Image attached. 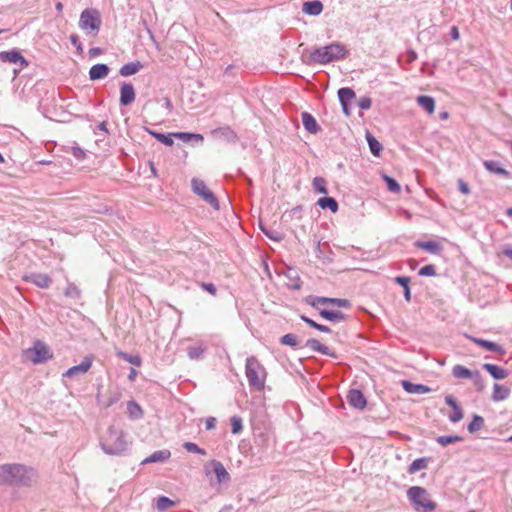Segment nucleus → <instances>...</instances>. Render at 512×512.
I'll use <instances>...</instances> for the list:
<instances>
[{
	"label": "nucleus",
	"instance_id": "obj_35",
	"mask_svg": "<svg viewBox=\"0 0 512 512\" xmlns=\"http://www.w3.org/2000/svg\"><path fill=\"white\" fill-rule=\"evenodd\" d=\"M261 231L271 240L281 242L284 239V234L272 228H267L260 223Z\"/></svg>",
	"mask_w": 512,
	"mask_h": 512
},
{
	"label": "nucleus",
	"instance_id": "obj_13",
	"mask_svg": "<svg viewBox=\"0 0 512 512\" xmlns=\"http://www.w3.org/2000/svg\"><path fill=\"white\" fill-rule=\"evenodd\" d=\"M348 403L359 410H363L367 405L364 394L358 389H351L347 395Z\"/></svg>",
	"mask_w": 512,
	"mask_h": 512
},
{
	"label": "nucleus",
	"instance_id": "obj_18",
	"mask_svg": "<svg viewBox=\"0 0 512 512\" xmlns=\"http://www.w3.org/2000/svg\"><path fill=\"white\" fill-rule=\"evenodd\" d=\"M403 389L410 394H426L432 391V389L424 384H415L410 381H402Z\"/></svg>",
	"mask_w": 512,
	"mask_h": 512
},
{
	"label": "nucleus",
	"instance_id": "obj_25",
	"mask_svg": "<svg viewBox=\"0 0 512 512\" xmlns=\"http://www.w3.org/2000/svg\"><path fill=\"white\" fill-rule=\"evenodd\" d=\"M414 245L431 254H439L442 251L441 245L436 241H416Z\"/></svg>",
	"mask_w": 512,
	"mask_h": 512
},
{
	"label": "nucleus",
	"instance_id": "obj_20",
	"mask_svg": "<svg viewBox=\"0 0 512 512\" xmlns=\"http://www.w3.org/2000/svg\"><path fill=\"white\" fill-rule=\"evenodd\" d=\"M302 123L304 128L312 134H316L320 130L316 119L308 112H302L301 114Z\"/></svg>",
	"mask_w": 512,
	"mask_h": 512
},
{
	"label": "nucleus",
	"instance_id": "obj_15",
	"mask_svg": "<svg viewBox=\"0 0 512 512\" xmlns=\"http://www.w3.org/2000/svg\"><path fill=\"white\" fill-rule=\"evenodd\" d=\"M210 465L213 467V471L219 484L228 482L231 479L230 474L220 461L213 459L211 460Z\"/></svg>",
	"mask_w": 512,
	"mask_h": 512
},
{
	"label": "nucleus",
	"instance_id": "obj_60",
	"mask_svg": "<svg viewBox=\"0 0 512 512\" xmlns=\"http://www.w3.org/2000/svg\"><path fill=\"white\" fill-rule=\"evenodd\" d=\"M372 100L369 97H362L359 102L358 106L363 110H368L371 108Z\"/></svg>",
	"mask_w": 512,
	"mask_h": 512
},
{
	"label": "nucleus",
	"instance_id": "obj_55",
	"mask_svg": "<svg viewBox=\"0 0 512 512\" xmlns=\"http://www.w3.org/2000/svg\"><path fill=\"white\" fill-rule=\"evenodd\" d=\"M420 276H435L436 267L433 264L423 266L418 273Z\"/></svg>",
	"mask_w": 512,
	"mask_h": 512
},
{
	"label": "nucleus",
	"instance_id": "obj_12",
	"mask_svg": "<svg viewBox=\"0 0 512 512\" xmlns=\"http://www.w3.org/2000/svg\"><path fill=\"white\" fill-rule=\"evenodd\" d=\"M92 365V357L86 356L79 365L69 368L64 374V377L72 378L77 375L85 374Z\"/></svg>",
	"mask_w": 512,
	"mask_h": 512
},
{
	"label": "nucleus",
	"instance_id": "obj_64",
	"mask_svg": "<svg viewBox=\"0 0 512 512\" xmlns=\"http://www.w3.org/2000/svg\"><path fill=\"white\" fill-rule=\"evenodd\" d=\"M205 427L207 430H212L216 427V419L214 417H209L205 421Z\"/></svg>",
	"mask_w": 512,
	"mask_h": 512
},
{
	"label": "nucleus",
	"instance_id": "obj_36",
	"mask_svg": "<svg viewBox=\"0 0 512 512\" xmlns=\"http://www.w3.org/2000/svg\"><path fill=\"white\" fill-rule=\"evenodd\" d=\"M127 411L132 419H139L143 416V410L140 405L135 401H129L127 404Z\"/></svg>",
	"mask_w": 512,
	"mask_h": 512
},
{
	"label": "nucleus",
	"instance_id": "obj_30",
	"mask_svg": "<svg viewBox=\"0 0 512 512\" xmlns=\"http://www.w3.org/2000/svg\"><path fill=\"white\" fill-rule=\"evenodd\" d=\"M483 165L491 173L502 175L505 177L509 176V172L506 169L502 168L500 166L499 162H497V161L485 160L483 162Z\"/></svg>",
	"mask_w": 512,
	"mask_h": 512
},
{
	"label": "nucleus",
	"instance_id": "obj_34",
	"mask_svg": "<svg viewBox=\"0 0 512 512\" xmlns=\"http://www.w3.org/2000/svg\"><path fill=\"white\" fill-rule=\"evenodd\" d=\"M338 98L341 104H349L351 100L356 98V94L353 89L344 87L338 90Z\"/></svg>",
	"mask_w": 512,
	"mask_h": 512
},
{
	"label": "nucleus",
	"instance_id": "obj_52",
	"mask_svg": "<svg viewBox=\"0 0 512 512\" xmlns=\"http://www.w3.org/2000/svg\"><path fill=\"white\" fill-rule=\"evenodd\" d=\"M204 353L201 346H191L188 348V356L190 359H200Z\"/></svg>",
	"mask_w": 512,
	"mask_h": 512
},
{
	"label": "nucleus",
	"instance_id": "obj_61",
	"mask_svg": "<svg viewBox=\"0 0 512 512\" xmlns=\"http://www.w3.org/2000/svg\"><path fill=\"white\" fill-rule=\"evenodd\" d=\"M201 287L207 291L208 293H210L211 295L215 296L216 295V292H217V289L215 287V285L213 283H201Z\"/></svg>",
	"mask_w": 512,
	"mask_h": 512
},
{
	"label": "nucleus",
	"instance_id": "obj_41",
	"mask_svg": "<svg viewBox=\"0 0 512 512\" xmlns=\"http://www.w3.org/2000/svg\"><path fill=\"white\" fill-rule=\"evenodd\" d=\"M484 426V419L479 415H474L472 421L468 424V431L470 433H475L482 429Z\"/></svg>",
	"mask_w": 512,
	"mask_h": 512
},
{
	"label": "nucleus",
	"instance_id": "obj_2",
	"mask_svg": "<svg viewBox=\"0 0 512 512\" xmlns=\"http://www.w3.org/2000/svg\"><path fill=\"white\" fill-rule=\"evenodd\" d=\"M348 51L341 43L334 42L324 47L315 48L308 56L306 64H328L330 62L344 59Z\"/></svg>",
	"mask_w": 512,
	"mask_h": 512
},
{
	"label": "nucleus",
	"instance_id": "obj_9",
	"mask_svg": "<svg viewBox=\"0 0 512 512\" xmlns=\"http://www.w3.org/2000/svg\"><path fill=\"white\" fill-rule=\"evenodd\" d=\"M0 61L3 63H13L19 64V70H22L28 67L29 62L26 58L21 54V52L17 49H12L10 51H2L0 52Z\"/></svg>",
	"mask_w": 512,
	"mask_h": 512
},
{
	"label": "nucleus",
	"instance_id": "obj_38",
	"mask_svg": "<svg viewBox=\"0 0 512 512\" xmlns=\"http://www.w3.org/2000/svg\"><path fill=\"white\" fill-rule=\"evenodd\" d=\"M437 443H439L442 446H447L449 444L455 443V442H461L463 441V437L458 435H442L436 437Z\"/></svg>",
	"mask_w": 512,
	"mask_h": 512
},
{
	"label": "nucleus",
	"instance_id": "obj_50",
	"mask_svg": "<svg viewBox=\"0 0 512 512\" xmlns=\"http://www.w3.org/2000/svg\"><path fill=\"white\" fill-rule=\"evenodd\" d=\"M174 137L179 138V139L183 140L184 142H187L192 138H196L198 140H203V136L201 134H194V133H188V132L174 133Z\"/></svg>",
	"mask_w": 512,
	"mask_h": 512
},
{
	"label": "nucleus",
	"instance_id": "obj_14",
	"mask_svg": "<svg viewBox=\"0 0 512 512\" xmlns=\"http://www.w3.org/2000/svg\"><path fill=\"white\" fill-rule=\"evenodd\" d=\"M468 338L474 342L475 344L481 346L482 348L486 349L487 351H490V352H495V353H499V354H504L505 353V350L504 348L495 343V342H492V341H489V340H485V339H481V338H477V337H473V336H468Z\"/></svg>",
	"mask_w": 512,
	"mask_h": 512
},
{
	"label": "nucleus",
	"instance_id": "obj_46",
	"mask_svg": "<svg viewBox=\"0 0 512 512\" xmlns=\"http://www.w3.org/2000/svg\"><path fill=\"white\" fill-rule=\"evenodd\" d=\"M64 295L69 298L79 299L81 297V290L74 283H68Z\"/></svg>",
	"mask_w": 512,
	"mask_h": 512
},
{
	"label": "nucleus",
	"instance_id": "obj_1",
	"mask_svg": "<svg viewBox=\"0 0 512 512\" xmlns=\"http://www.w3.org/2000/svg\"><path fill=\"white\" fill-rule=\"evenodd\" d=\"M38 473L31 467L21 463L0 465V485L14 487H31L37 482Z\"/></svg>",
	"mask_w": 512,
	"mask_h": 512
},
{
	"label": "nucleus",
	"instance_id": "obj_43",
	"mask_svg": "<svg viewBox=\"0 0 512 512\" xmlns=\"http://www.w3.org/2000/svg\"><path fill=\"white\" fill-rule=\"evenodd\" d=\"M117 355H118L121 359L125 360L126 362H128V363H130V364H133V365H135V366H138V367H139V366L141 365V363H142V360H141L140 356H138V355H131V354H128V353L123 352V351H119V352L117 353Z\"/></svg>",
	"mask_w": 512,
	"mask_h": 512
},
{
	"label": "nucleus",
	"instance_id": "obj_37",
	"mask_svg": "<svg viewBox=\"0 0 512 512\" xmlns=\"http://www.w3.org/2000/svg\"><path fill=\"white\" fill-rule=\"evenodd\" d=\"M428 459L427 458H418L415 459L409 466L408 472L410 474H414L417 471L427 468Z\"/></svg>",
	"mask_w": 512,
	"mask_h": 512
},
{
	"label": "nucleus",
	"instance_id": "obj_39",
	"mask_svg": "<svg viewBox=\"0 0 512 512\" xmlns=\"http://www.w3.org/2000/svg\"><path fill=\"white\" fill-rule=\"evenodd\" d=\"M300 318H301L302 321H304L310 327H312V328H314V329H316V330H318L320 332H323V333H330L331 332V329L328 326L319 324V323L315 322L314 320L310 319L309 317H307L305 315H301Z\"/></svg>",
	"mask_w": 512,
	"mask_h": 512
},
{
	"label": "nucleus",
	"instance_id": "obj_56",
	"mask_svg": "<svg viewBox=\"0 0 512 512\" xmlns=\"http://www.w3.org/2000/svg\"><path fill=\"white\" fill-rule=\"evenodd\" d=\"M463 418V411L460 406L453 408V413L449 415V420L453 423H457Z\"/></svg>",
	"mask_w": 512,
	"mask_h": 512
},
{
	"label": "nucleus",
	"instance_id": "obj_51",
	"mask_svg": "<svg viewBox=\"0 0 512 512\" xmlns=\"http://www.w3.org/2000/svg\"><path fill=\"white\" fill-rule=\"evenodd\" d=\"M121 399V392H110L107 401L103 404L105 408L111 407Z\"/></svg>",
	"mask_w": 512,
	"mask_h": 512
},
{
	"label": "nucleus",
	"instance_id": "obj_62",
	"mask_svg": "<svg viewBox=\"0 0 512 512\" xmlns=\"http://www.w3.org/2000/svg\"><path fill=\"white\" fill-rule=\"evenodd\" d=\"M395 282L401 285L403 289H405L409 286L410 278L407 276H398L395 278Z\"/></svg>",
	"mask_w": 512,
	"mask_h": 512
},
{
	"label": "nucleus",
	"instance_id": "obj_45",
	"mask_svg": "<svg viewBox=\"0 0 512 512\" xmlns=\"http://www.w3.org/2000/svg\"><path fill=\"white\" fill-rule=\"evenodd\" d=\"M382 178L386 182L387 188L390 192L399 193L401 191V187H400L399 183L394 178H392L386 174H383Z\"/></svg>",
	"mask_w": 512,
	"mask_h": 512
},
{
	"label": "nucleus",
	"instance_id": "obj_48",
	"mask_svg": "<svg viewBox=\"0 0 512 512\" xmlns=\"http://www.w3.org/2000/svg\"><path fill=\"white\" fill-rule=\"evenodd\" d=\"M231 432L233 434H239L243 429L242 419L239 416H232L230 419Z\"/></svg>",
	"mask_w": 512,
	"mask_h": 512
},
{
	"label": "nucleus",
	"instance_id": "obj_33",
	"mask_svg": "<svg viewBox=\"0 0 512 512\" xmlns=\"http://www.w3.org/2000/svg\"><path fill=\"white\" fill-rule=\"evenodd\" d=\"M146 131L149 134H151L154 138H156L159 142L163 143L166 146H172L174 144V141H173L174 133L164 134V133L152 131L148 128H146Z\"/></svg>",
	"mask_w": 512,
	"mask_h": 512
},
{
	"label": "nucleus",
	"instance_id": "obj_47",
	"mask_svg": "<svg viewBox=\"0 0 512 512\" xmlns=\"http://www.w3.org/2000/svg\"><path fill=\"white\" fill-rule=\"evenodd\" d=\"M280 343L282 345L291 346L292 348H298V346H299L297 336L293 333H288V334H285L284 336H282L280 338Z\"/></svg>",
	"mask_w": 512,
	"mask_h": 512
},
{
	"label": "nucleus",
	"instance_id": "obj_5",
	"mask_svg": "<svg viewBox=\"0 0 512 512\" xmlns=\"http://www.w3.org/2000/svg\"><path fill=\"white\" fill-rule=\"evenodd\" d=\"M407 497L416 511L432 512L437 505L430 499L428 491L420 486H412L407 490Z\"/></svg>",
	"mask_w": 512,
	"mask_h": 512
},
{
	"label": "nucleus",
	"instance_id": "obj_7",
	"mask_svg": "<svg viewBox=\"0 0 512 512\" xmlns=\"http://www.w3.org/2000/svg\"><path fill=\"white\" fill-rule=\"evenodd\" d=\"M192 190L195 194L199 195L206 203L211 205L214 209H219V201L212 191H210L205 182L198 178H193L191 181Z\"/></svg>",
	"mask_w": 512,
	"mask_h": 512
},
{
	"label": "nucleus",
	"instance_id": "obj_4",
	"mask_svg": "<svg viewBox=\"0 0 512 512\" xmlns=\"http://www.w3.org/2000/svg\"><path fill=\"white\" fill-rule=\"evenodd\" d=\"M245 374L251 388L256 391L264 389L267 372L255 356H250L246 359Z\"/></svg>",
	"mask_w": 512,
	"mask_h": 512
},
{
	"label": "nucleus",
	"instance_id": "obj_6",
	"mask_svg": "<svg viewBox=\"0 0 512 512\" xmlns=\"http://www.w3.org/2000/svg\"><path fill=\"white\" fill-rule=\"evenodd\" d=\"M101 13L95 8H87L80 14L79 27L88 35L96 36L101 28Z\"/></svg>",
	"mask_w": 512,
	"mask_h": 512
},
{
	"label": "nucleus",
	"instance_id": "obj_11",
	"mask_svg": "<svg viewBox=\"0 0 512 512\" xmlns=\"http://www.w3.org/2000/svg\"><path fill=\"white\" fill-rule=\"evenodd\" d=\"M136 93L134 86L128 82H122L120 87L119 102L122 106H128L135 101Z\"/></svg>",
	"mask_w": 512,
	"mask_h": 512
},
{
	"label": "nucleus",
	"instance_id": "obj_57",
	"mask_svg": "<svg viewBox=\"0 0 512 512\" xmlns=\"http://www.w3.org/2000/svg\"><path fill=\"white\" fill-rule=\"evenodd\" d=\"M474 380V385L476 386L477 390L481 391L484 387L483 379L478 370L474 371L473 377L471 378Z\"/></svg>",
	"mask_w": 512,
	"mask_h": 512
},
{
	"label": "nucleus",
	"instance_id": "obj_44",
	"mask_svg": "<svg viewBox=\"0 0 512 512\" xmlns=\"http://www.w3.org/2000/svg\"><path fill=\"white\" fill-rule=\"evenodd\" d=\"M174 506V501L166 496H161L157 499L156 507L160 512H164Z\"/></svg>",
	"mask_w": 512,
	"mask_h": 512
},
{
	"label": "nucleus",
	"instance_id": "obj_63",
	"mask_svg": "<svg viewBox=\"0 0 512 512\" xmlns=\"http://www.w3.org/2000/svg\"><path fill=\"white\" fill-rule=\"evenodd\" d=\"M445 403L449 405L452 409L459 406L457 403L456 398L453 395H446L445 396Z\"/></svg>",
	"mask_w": 512,
	"mask_h": 512
},
{
	"label": "nucleus",
	"instance_id": "obj_53",
	"mask_svg": "<svg viewBox=\"0 0 512 512\" xmlns=\"http://www.w3.org/2000/svg\"><path fill=\"white\" fill-rule=\"evenodd\" d=\"M329 304L333 305V306H337V307H341V308H350L351 307V303L349 300L347 299H342V298H330L329 297Z\"/></svg>",
	"mask_w": 512,
	"mask_h": 512
},
{
	"label": "nucleus",
	"instance_id": "obj_16",
	"mask_svg": "<svg viewBox=\"0 0 512 512\" xmlns=\"http://www.w3.org/2000/svg\"><path fill=\"white\" fill-rule=\"evenodd\" d=\"M305 347H308V348L312 349L313 351L319 352L323 355H326V356H329L332 358H337V355L335 352L331 351L327 346L320 343L317 339H314V338L308 339L305 343Z\"/></svg>",
	"mask_w": 512,
	"mask_h": 512
},
{
	"label": "nucleus",
	"instance_id": "obj_49",
	"mask_svg": "<svg viewBox=\"0 0 512 512\" xmlns=\"http://www.w3.org/2000/svg\"><path fill=\"white\" fill-rule=\"evenodd\" d=\"M183 448L187 452L196 453V454H199V455H206L207 454L205 449L200 448L197 444H195L193 442H185L183 444Z\"/></svg>",
	"mask_w": 512,
	"mask_h": 512
},
{
	"label": "nucleus",
	"instance_id": "obj_8",
	"mask_svg": "<svg viewBox=\"0 0 512 512\" xmlns=\"http://www.w3.org/2000/svg\"><path fill=\"white\" fill-rule=\"evenodd\" d=\"M25 354L34 364L44 363L52 358L50 349L41 341L35 342L33 347L29 348Z\"/></svg>",
	"mask_w": 512,
	"mask_h": 512
},
{
	"label": "nucleus",
	"instance_id": "obj_19",
	"mask_svg": "<svg viewBox=\"0 0 512 512\" xmlns=\"http://www.w3.org/2000/svg\"><path fill=\"white\" fill-rule=\"evenodd\" d=\"M482 367L496 380L505 379L508 376V371L506 369L495 364L484 363Z\"/></svg>",
	"mask_w": 512,
	"mask_h": 512
},
{
	"label": "nucleus",
	"instance_id": "obj_28",
	"mask_svg": "<svg viewBox=\"0 0 512 512\" xmlns=\"http://www.w3.org/2000/svg\"><path fill=\"white\" fill-rule=\"evenodd\" d=\"M212 135L215 137H222L231 142H235L237 140L236 133L229 126L214 129L212 131Z\"/></svg>",
	"mask_w": 512,
	"mask_h": 512
},
{
	"label": "nucleus",
	"instance_id": "obj_31",
	"mask_svg": "<svg viewBox=\"0 0 512 512\" xmlns=\"http://www.w3.org/2000/svg\"><path fill=\"white\" fill-rule=\"evenodd\" d=\"M452 374L457 379H471L474 371H471L463 365L457 364L453 367Z\"/></svg>",
	"mask_w": 512,
	"mask_h": 512
},
{
	"label": "nucleus",
	"instance_id": "obj_10",
	"mask_svg": "<svg viewBox=\"0 0 512 512\" xmlns=\"http://www.w3.org/2000/svg\"><path fill=\"white\" fill-rule=\"evenodd\" d=\"M23 281L33 283L39 288L47 289L52 284V279L49 275L43 273H31L23 276Z\"/></svg>",
	"mask_w": 512,
	"mask_h": 512
},
{
	"label": "nucleus",
	"instance_id": "obj_59",
	"mask_svg": "<svg viewBox=\"0 0 512 512\" xmlns=\"http://www.w3.org/2000/svg\"><path fill=\"white\" fill-rule=\"evenodd\" d=\"M457 183H458V189L462 194H464V195L470 194V192H471L470 187L463 179H458Z\"/></svg>",
	"mask_w": 512,
	"mask_h": 512
},
{
	"label": "nucleus",
	"instance_id": "obj_27",
	"mask_svg": "<svg viewBox=\"0 0 512 512\" xmlns=\"http://www.w3.org/2000/svg\"><path fill=\"white\" fill-rule=\"evenodd\" d=\"M142 68H143V65L140 61L129 62L120 68L119 73L121 76L128 77V76L136 74Z\"/></svg>",
	"mask_w": 512,
	"mask_h": 512
},
{
	"label": "nucleus",
	"instance_id": "obj_17",
	"mask_svg": "<svg viewBox=\"0 0 512 512\" xmlns=\"http://www.w3.org/2000/svg\"><path fill=\"white\" fill-rule=\"evenodd\" d=\"M110 68L106 64H95L89 70V78L92 81L104 79L108 76Z\"/></svg>",
	"mask_w": 512,
	"mask_h": 512
},
{
	"label": "nucleus",
	"instance_id": "obj_58",
	"mask_svg": "<svg viewBox=\"0 0 512 512\" xmlns=\"http://www.w3.org/2000/svg\"><path fill=\"white\" fill-rule=\"evenodd\" d=\"M69 39H70L72 45L76 47L77 53L78 54H82L83 53V46H82V43L79 40L78 35L71 34Z\"/></svg>",
	"mask_w": 512,
	"mask_h": 512
},
{
	"label": "nucleus",
	"instance_id": "obj_32",
	"mask_svg": "<svg viewBox=\"0 0 512 512\" xmlns=\"http://www.w3.org/2000/svg\"><path fill=\"white\" fill-rule=\"evenodd\" d=\"M366 140L368 142L370 152L376 157L380 156V153L383 150L382 144L370 133L366 134Z\"/></svg>",
	"mask_w": 512,
	"mask_h": 512
},
{
	"label": "nucleus",
	"instance_id": "obj_54",
	"mask_svg": "<svg viewBox=\"0 0 512 512\" xmlns=\"http://www.w3.org/2000/svg\"><path fill=\"white\" fill-rule=\"evenodd\" d=\"M70 152L78 160H82L86 156L85 151L76 143H74L73 146L70 147Z\"/></svg>",
	"mask_w": 512,
	"mask_h": 512
},
{
	"label": "nucleus",
	"instance_id": "obj_22",
	"mask_svg": "<svg viewBox=\"0 0 512 512\" xmlns=\"http://www.w3.org/2000/svg\"><path fill=\"white\" fill-rule=\"evenodd\" d=\"M171 457V452L167 449L153 452L149 457L142 461V464L165 462Z\"/></svg>",
	"mask_w": 512,
	"mask_h": 512
},
{
	"label": "nucleus",
	"instance_id": "obj_42",
	"mask_svg": "<svg viewBox=\"0 0 512 512\" xmlns=\"http://www.w3.org/2000/svg\"><path fill=\"white\" fill-rule=\"evenodd\" d=\"M329 297H315V296H309L307 299H306V302L311 305L313 308L317 309V310H321L320 309V305H323V304H329Z\"/></svg>",
	"mask_w": 512,
	"mask_h": 512
},
{
	"label": "nucleus",
	"instance_id": "obj_21",
	"mask_svg": "<svg viewBox=\"0 0 512 512\" xmlns=\"http://www.w3.org/2000/svg\"><path fill=\"white\" fill-rule=\"evenodd\" d=\"M302 11L311 16H318L323 11V4L319 0L306 1L303 3Z\"/></svg>",
	"mask_w": 512,
	"mask_h": 512
},
{
	"label": "nucleus",
	"instance_id": "obj_40",
	"mask_svg": "<svg viewBox=\"0 0 512 512\" xmlns=\"http://www.w3.org/2000/svg\"><path fill=\"white\" fill-rule=\"evenodd\" d=\"M312 186L315 192L325 195L328 194L326 180L323 177H315L312 181Z\"/></svg>",
	"mask_w": 512,
	"mask_h": 512
},
{
	"label": "nucleus",
	"instance_id": "obj_23",
	"mask_svg": "<svg viewBox=\"0 0 512 512\" xmlns=\"http://www.w3.org/2000/svg\"><path fill=\"white\" fill-rule=\"evenodd\" d=\"M510 393L509 387L495 383L493 386L492 400L495 402L503 401L510 396Z\"/></svg>",
	"mask_w": 512,
	"mask_h": 512
},
{
	"label": "nucleus",
	"instance_id": "obj_29",
	"mask_svg": "<svg viewBox=\"0 0 512 512\" xmlns=\"http://www.w3.org/2000/svg\"><path fill=\"white\" fill-rule=\"evenodd\" d=\"M317 204L321 209H329L333 213H336L339 208L336 199L328 196L319 198Z\"/></svg>",
	"mask_w": 512,
	"mask_h": 512
},
{
	"label": "nucleus",
	"instance_id": "obj_26",
	"mask_svg": "<svg viewBox=\"0 0 512 512\" xmlns=\"http://www.w3.org/2000/svg\"><path fill=\"white\" fill-rule=\"evenodd\" d=\"M417 104L422 107L428 114H433L435 111V100L431 96L420 95L416 98Z\"/></svg>",
	"mask_w": 512,
	"mask_h": 512
},
{
	"label": "nucleus",
	"instance_id": "obj_24",
	"mask_svg": "<svg viewBox=\"0 0 512 512\" xmlns=\"http://www.w3.org/2000/svg\"><path fill=\"white\" fill-rule=\"evenodd\" d=\"M319 314L322 318L331 322H341L347 319V316L338 310L321 309L319 310Z\"/></svg>",
	"mask_w": 512,
	"mask_h": 512
},
{
	"label": "nucleus",
	"instance_id": "obj_3",
	"mask_svg": "<svg viewBox=\"0 0 512 512\" xmlns=\"http://www.w3.org/2000/svg\"><path fill=\"white\" fill-rule=\"evenodd\" d=\"M100 445L106 454L119 455L127 449L128 442L123 430L115 426H110L106 434L102 437Z\"/></svg>",
	"mask_w": 512,
	"mask_h": 512
}]
</instances>
